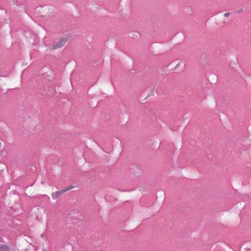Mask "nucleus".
<instances>
[{
	"instance_id": "nucleus-5",
	"label": "nucleus",
	"mask_w": 251,
	"mask_h": 251,
	"mask_svg": "<svg viewBox=\"0 0 251 251\" xmlns=\"http://www.w3.org/2000/svg\"><path fill=\"white\" fill-rule=\"evenodd\" d=\"M180 64H181V62H179V63H178L176 65V66L175 67V69H176L177 68H178V67H179V66H180Z\"/></svg>"
},
{
	"instance_id": "nucleus-1",
	"label": "nucleus",
	"mask_w": 251,
	"mask_h": 251,
	"mask_svg": "<svg viewBox=\"0 0 251 251\" xmlns=\"http://www.w3.org/2000/svg\"><path fill=\"white\" fill-rule=\"evenodd\" d=\"M67 39L66 38H62L61 40H60L56 44H55L52 47L51 50H55L58 48H60L64 46L66 42H67Z\"/></svg>"
},
{
	"instance_id": "nucleus-2",
	"label": "nucleus",
	"mask_w": 251,
	"mask_h": 251,
	"mask_svg": "<svg viewBox=\"0 0 251 251\" xmlns=\"http://www.w3.org/2000/svg\"><path fill=\"white\" fill-rule=\"evenodd\" d=\"M64 193L63 192L62 190L60 191H57L51 194V196L52 199L54 200L56 199L57 198H58L60 195L63 194Z\"/></svg>"
},
{
	"instance_id": "nucleus-3",
	"label": "nucleus",
	"mask_w": 251,
	"mask_h": 251,
	"mask_svg": "<svg viewBox=\"0 0 251 251\" xmlns=\"http://www.w3.org/2000/svg\"><path fill=\"white\" fill-rule=\"evenodd\" d=\"M9 247L7 245H0V251H9Z\"/></svg>"
},
{
	"instance_id": "nucleus-4",
	"label": "nucleus",
	"mask_w": 251,
	"mask_h": 251,
	"mask_svg": "<svg viewBox=\"0 0 251 251\" xmlns=\"http://www.w3.org/2000/svg\"><path fill=\"white\" fill-rule=\"evenodd\" d=\"M73 188H74V186L71 185V186H69V187H67V188L62 190V191H63V193H65V192H66L67 191H69L70 190H71V189H72Z\"/></svg>"
},
{
	"instance_id": "nucleus-6",
	"label": "nucleus",
	"mask_w": 251,
	"mask_h": 251,
	"mask_svg": "<svg viewBox=\"0 0 251 251\" xmlns=\"http://www.w3.org/2000/svg\"><path fill=\"white\" fill-rule=\"evenodd\" d=\"M229 15L230 13L229 12H226L225 14V16L227 17L229 16Z\"/></svg>"
},
{
	"instance_id": "nucleus-7",
	"label": "nucleus",
	"mask_w": 251,
	"mask_h": 251,
	"mask_svg": "<svg viewBox=\"0 0 251 251\" xmlns=\"http://www.w3.org/2000/svg\"><path fill=\"white\" fill-rule=\"evenodd\" d=\"M2 143L0 142V149L1 148Z\"/></svg>"
}]
</instances>
